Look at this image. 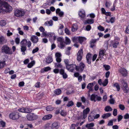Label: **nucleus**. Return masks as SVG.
Here are the masks:
<instances>
[{
	"instance_id": "obj_1",
	"label": "nucleus",
	"mask_w": 129,
	"mask_h": 129,
	"mask_svg": "<svg viewBox=\"0 0 129 129\" xmlns=\"http://www.w3.org/2000/svg\"><path fill=\"white\" fill-rule=\"evenodd\" d=\"M12 10V7L8 5L7 2L0 0V12L4 11L9 12Z\"/></svg>"
},
{
	"instance_id": "obj_2",
	"label": "nucleus",
	"mask_w": 129,
	"mask_h": 129,
	"mask_svg": "<svg viewBox=\"0 0 129 129\" xmlns=\"http://www.w3.org/2000/svg\"><path fill=\"white\" fill-rule=\"evenodd\" d=\"M121 88L123 91L125 92H128L129 88L128 87L127 83L125 80L121 79Z\"/></svg>"
},
{
	"instance_id": "obj_3",
	"label": "nucleus",
	"mask_w": 129,
	"mask_h": 129,
	"mask_svg": "<svg viewBox=\"0 0 129 129\" xmlns=\"http://www.w3.org/2000/svg\"><path fill=\"white\" fill-rule=\"evenodd\" d=\"M1 51L2 52H4L6 54H12V52L11 49L10 47L6 45H5L3 46L2 48Z\"/></svg>"
},
{
	"instance_id": "obj_4",
	"label": "nucleus",
	"mask_w": 129,
	"mask_h": 129,
	"mask_svg": "<svg viewBox=\"0 0 129 129\" xmlns=\"http://www.w3.org/2000/svg\"><path fill=\"white\" fill-rule=\"evenodd\" d=\"M26 117L28 120H34L37 119L38 117V116L35 113H31L27 115Z\"/></svg>"
},
{
	"instance_id": "obj_5",
	"label": "nucleus",
	"mask_w": 129,
	"mask_h": 129,
	"mask_svg": "<svg viewBox=\"0 0 129 129\" xmlns=\"http://www.w3.org/2000/svg\"><path fill=\"white\" fill-rule=\"evenodd\" d=\"M90 99L91 101H93L95 102L97 101H101L102 98L101 97L98 96V95H96L94 94H92L91 95Z\"/></svg>"
},
{
	"instance_id": "obj_6",
	"label": "nucleus",
	"mask_w": 129,
	"mask_h": 129,
	"mask_svg": "<svg viewBox=\"0 0 129 129\" xmlns=\"http://www.w3.org/2000/svg\"><path fill=\"white\" fill-rule=\"evenodd\" d=\"M25 14L24 11L22 10H18L17 9L14 12V15L15 16L18 17H20L24 15Z\"/></svg>"
},
{
	"instance_id": "obj_7",
	"label": "nucleus",
	"mask_w": 129,
	"mask_h": 129,
	"mask_svg": "<svg viewBox=\"0 0 129 129\" xmlns=\"http://www.w3.org/2000/svg\"><path fill=\"white\" fill-rule=\"evenodd\" d=\"M19 116L18 112H13L10 114L9 115L10 118L13 120L18 119L19 117Z\"/></svg>"
},
{
	"instance_id": "obj_8",
	"label": "nucleus",
	"mask_w": 129,
	"mask_h": 129,
	"mask_svg": "<svg viewBox=\"0 0 129 129\" xmlns=\"http://www.w3.org/2000/svg\"><path fill=\"white\" fill-rule=\"evenodd\" d=\"M83 54V50L82 49H80L78 51L77 54V59L78 61H80L82 59Z\"/></svg>"
},
{
	"instance_id": "obj_9",
	"label": "nucleus",
	"mask_w": 129,
	"mask_h": 129,
	"mask_svg": "<svg viewBox=\"0 0 129 129\" xmlns=\"http://www.w3.org/2000/svg\"><path fill=\"white\" fill-rule=\"evenodd\" d=\"M18 111L20 112H25V113H29L31 112L32 111V110L29 109V108H19L18 109Z\"/></svg>"
},
{
	"instance_id": "obj_10",
	"label": "nucleus",
	"mask_w": 129,
	"mask_h": 129,
	"mask_svg": "<svg viewBox=\"0 0 129 129\" xmlns=\"http://www.w3.org/2000/svg\"><path fill=\"white\" fill-rule=\"evenodd\" d=\"M59 126V123L57 121L53 122L50 126L52 129H58Z\"/></svg>"
},
{
	"instance_id": "obj_11",
	"label": "nucleus",
	"mask_w": 129,
	"mask_h": 129,
	"mask_svg": "<svg viewBox=\"0 0 129 129\" xmlns=\"http://www.w3.org/2000/svg\"><path fill=\"white\" fill-rule=\"evenodd\" d=\"M67 68H69V71L71 72H74L75 69L76 70L77 68V66L76 64H69V66H68L67 67Z\"/></svg>"
},
{
	"instance_id": "obj_12",
	"label": "nucleus",
	"mask_w": 129,
	"mask_h": 129,
	"mask_svg": "<svg viewBox=\"0 0 129 129\" xmlns=\"http://www.w3.org/2000/svg\"><path fill=\"white\" fill-rule=\"evenodd\" d=\"M85 67V64L83 63H80L79 67L77 66L76 70L79 71H82L83 70Z\"/></svg>"
},
{
	"instance_id": "obj_13",
	"label": "nucleus",
	"mask_w": 129,
	"mask_h": 129,
	"mask_svg": "<svg viewBox=\"0 0 129 129\" xmlns=\"http://www.w3.org/2000/svg\"><path fill=\"white\" fill-rule=\"evenodd\" d=\"M120 72L122 74L123 76H127L128 72L127 71L125 68H123L120 69L119 70Z\"/></svg>"
},
{
	"instance_id": "obj_14",
	"label": "nucleus",
	"mask_w": 129,
	"mask_h": 129,
	"mask_svg": "<svg viewBox=\"0 0 129 129\" xmlns=\"http://www.w3.org/2000/svg\"><path fill=\"white\" fill-rule=\"evenodd\" d=\"M119 42L118 41H111V46H112L114 48H117V46L119 45Z\"/></svg>"
},
{
	"instance_id": "obj_15",
	"label": "nucleus",
	"mask_w": 129,
	"mask_h": 129,
	"mask_svg": "<svg viewBox=\"0 0 129 129\" xmlns=\"http://www.w3.org/2000/svg\"><path fill=\"white\" fill-rule=\"evenodd\" d=\"M105 50H101L99 52V56L100 58H101L100 59H102L103 58V57L105 52Z\"/></svg>"
},
{
	"instance_id": "obj_16",
	"label": "nucleus",
	"mask_w": 129,
	"mask_h": 129,
	"mask_svg": "<svg viewBox=\"0 0 129 129\" xmlns=\"http://www.w3.org/2000/svg\"><path fill=\"white\" fill-rule=\"evenodd\" d=\"M31 40L33 43H37L38 41V38L37 36L33 35L31 36Z\"/></svg>"
},
{
	"instance_id": "obj_17",
	"label": "nucleus",
	"mask_w": 129,
	"mask_h": 129,
	"mask_svg": "<svg viewBox=\"0 0 129 129\" xmlns=\"http://www.w3.org/2000/svg\"><path fill=\"white\" fill-rule=\"evenodd\" d=\"M79 16L82 18H84L85 16V12L84 10H81L79 12Z\"/></svg>"
},
{
	"instance_id": "obj_18",
	"label": "nucleus",
	"mask_w": 129,
	"mask_h": 129,
	"mask_svg": "<svg viewBox=\"0 0 129 129\" xmlns=\"http://www.w3.org/2000/svg\"><path fill=\"white\" fill-rule=\"evenodd\" d=\"M94 84L93 83H89L87 86V88L89 89V91H92L93 90L92 87L93 86Z\"/></svg>"
},
{
	"instance_id": "obj_19",
	"label": "nucleus",
	"mask_w": 129,
	"mask_h": 129,
	"mask_svg": "<svg viewBox=\"0 0 129 129\" xmlns=\"http://www.w3.org/2000/svg\"><path fill=\"white\" fill-rule=\"evenodd\" d=\"M56 14H58L60 16H62L64 14V12L62 11H61L60 9H59V8L56 9Z\"/></svg>"
},
{
	"instance_id": "obj_20",
	"label": "nucleus",
	"mask_w": 129,
	"mask_h": 129,
	"mask_svg": "<svg viewBox=\"0 0 129 129\" xmlns=\"http://www.w3.org/2000/svg\"><path fill=\"white\" fill-rule=\"evenodd\" d=\"M60 74H61L62 75V77L63 78H67V77L68 76L66 73L64 72V71L63 69H61L60 70Z\"/></svg>"
},
{
	"instance_id": "obj_21",
	"label": "nucleus",
	"mask_w": 129,
	"mask_h": 129,
	"mask_svg": "<svg viewBox=\"0 0 129 129\" xmlns=\"http://www.w3.org/2000/svg\"><path fill=\"white\" fill-rule=\"evenodd\" d=\"M53 21L51 20L49 21H47L44 23V25L48 26H52L53 25Z\"/></svg>"
},
{
	"instance_id": "obj_22",
	"label": "nucleus",
	"mask_w": 129,
	"mask_h": 129,
	"mask_svg": "<svg viewBox=\"0 0 129 129\" xmlns=\"http://www.w3.org/2000/svg\"><path fill=\"white\" fill-rule=\"evenodd\" d=\"M52 116L51 114H48L44 116L42 118V119L44 120H48L51 118Z\"/></svg>"
},
{
	"instance_id": "obj_23",
	"label": "nucleus",
	"mask_w": 129,
	"mask_h": 129,
	"mask_svg": "<svg viewBox=\"0 0 129 129\" xmlns=\"http://www.w3.org/2000/svg\"><path fill=\"white\" fill-rule=\"evenodd\" d=\"M21 51L22 52V54L23 55H25V51L26 49V47H25L23 45H21Z\"/></svg>"
},
{
	"instance_id": "obj_24",
	"label": "nucleus",
	"mask_w": 129,
	"mask_h": 129,
	"mask_svg": "<svg viewBox=\"0 0 129 129\" xmlns=\"http://www.w3.org/2000/svg\"><path fill=\"white\" fill-rule=\"evenodd\" d=\"M111 115V113H105L103 114L102 116V117L103 118H107L108 117H109Z\"/></svg>"
},
{
	"instance_id": "obj_25",
	"label": "nucleus",
	"mask_w": 129,
	"mask_h": 129,
	"mask_svg": "<svg viewBox=\"0 0 129 129\" xmlns=\"http://www.w3.org/2000/svg\"><path fill=\"white\" fill-rule=\"evenodd\" d=\"M27 43V40L23 39L21 42L20 44L21 45H23L25 47H26Z\"/></svg>"
},
{
	"instance_id": "obj_26",
	"label": "nucleus",
	"mask_w": 129,
	"mask_h": 129,
	"mask_svg": "<svg viewBox=\"0 0 129 129\" xmlns=\"http://www.w3.org/2000/svg\"><path fill=\"white\" fill-rule=\"evenodd\" d=\"M53 61V58L51 56L48 57L46 59V62L47 63H50Z\"/></svg>"
},
{
	"instance_id": "obj_27",
	"label": "nucleus",
	"mask_w": 129,
	"mask_h": 129,
	"mask_svg": "<svg viewBox=\"0 0 129 129\" xmlns=\"http://www.w3.org/2000/svg\"><path fill=\"white\" fill-rule=\"evenodd\" d=\"M65 46V44L64 43V40L63 39V38H62V40L61 41V43L60 44V49H63Z\"/></svg>"
},
{
	"instance_id": "obj_28",
	"label": "nucleus",
	"mask_w": 129,
	"mask_h": 129,
	"mask_svg": "<svg viewBox=\"0 0 129 129\" xmlns=\"http://www.w3.org/2000/svg\"><path fill=\"white\" fill-rule=\"evenodd\" d=\"M64 62L66 64V68H67L68 70H69V68H67L68 66V65H70L69 60H68V59H66L64 60Z\"/></svg>"
},
{
	"instance_id": "obj_29",
	"label": "nucleus",
	"mask_w": 129,
	"mask_h": 129,
	"mask_svg": "<svg viewBox=\"0 0 129 129\" xmlns=\"http://www.w3.org/2000/svg\"><path fill=\"white\" fill-rule=\"evenodd\" d=\"M86 38L83 37H79L78 38L79 41L80 43H82L83 41L85 40H86Z\"/></svg>"
},
{
	"instance_id": "obj_30",
	"label": "nucleus",
	"mask_w": 129,
	"mask_h": 129,
	"mask_svg": "<svg viewBox=\"0 0 129 129\" xmlns=\"http://www.w3.org/2000/svg\"><path fill=\"white\" fill-rule=\"evenodd\" d=\"M94 22V20L93 19H88L85 21V24H92Z\"/></svg>"
},
{
	"instance_id": "obj_31",
	"label": "nucleus",
	"mask_w": 129,
	"mask_h": 129,
	"mask_svg": "<svg viewBox=\"0 0 129 129\" xmlns=\"http://www.w3.org/2000/svg\"><path fill=\"white\" fill-rule=\"evenodd\" d=\"M51 69V68H50V67H46L44 68H43V69H42L41 70V72L42 73H43V72H47V71L50 70Z\"/></svg>"
},
{
	"instance_id": "obj_32",
	"label": "nucleus",
	"mask_w": 129,
	"mask_h": 129,
	"mask_svg": "<svg viewBox=\"0 0 129 129\" xmlns=\"http://www.w3.org/2000/svg\"><path fill=\"white\" fill-rule=\"evenodd\" d=\"M78 28V26L76 24H74L72 28V31H75L77 30Z\"/></svg>"
},
{
	"instance_id": "obj_33",
	"label": "nucleus",
	"mask_w": 129,
	"mask_h": 129,
	"mask_svg": "<svg viewBox=\"0 0 129 129\" xmlns=\"http://www.w3.org/2000/svg\"><path fill=\"white\" fill-rule=\"evenodd\" d=\"M105 111L108 112V111H111L112 110V109L111 107L109 106H107L105 107Z\"/></svg>"
},
{
	"instance_id": "obj_34",
	"label": "nucleus",
	"mask_w": 129,
	"mask_h": 129,
	"mask_svg": "<svg viewBox=\"0 0 129 129\" xmlns=\"http://www.w3.org/2000/svg\"><path fill=\"white\" fill-rule=\"evenodd\" d=\"M71 42V41L70 39L67 37H65V43L66 44H69Z\"/></svg>"
},
{
	"instance_id": "obj_35",
	"label": "nucleus",
	"mask_w": 129,
	"mask_h": 129,
	"mask_svg": "<svg viewBox=\"0 0 129 129\" xmlns=\"http://www.w3.org/2000/svg\"><path fill=\"white\" fill-rule=\"evenodd\" d=\"M94 125V123H93V122H91V123H90L87 124L85 126L86 127H89V128H90L91 127H92V126H93Z\"/></svg>"
},
{
	"instance_id": "obj_36",
	"label": "nucleus",
	"mask_w": 129,
	"mask_h": 129,
	"mask_svg": "<svg viewBox=\"0 0 129 129\" xmlns=\"http://www.w3.org/2000/svg\"><path fill=\"white\" fill-rule=\"evenodd\" d=\"M61 90L60 89H55L54 91V92L56 94H59L61 93Z\"/></svg>"
},
{
	"instance_id": "obj_37",
	"label": "nucleus",
	"mask_w": 129,
	"mask_h": 129,
	"mask_svg": "<svg viewBox=\"0 0 129 129\" xmlns=\"http://www.w3.org/2000/svg\"><path fill=\"white\" fill-rule=\"evenodd\" d=\"M35 61H32L30 63H29L27 65V67L28 68H31L34 64H35Z\"/></svg>"
},
{
	"instance_id": "obj_38",
	"label": "nucleus",
	"mask_w": 129,
	"mask_h": 129,
	"mask_svg": "<svg viewBox=\"0 0 129 129\" xmlns=\"http://www.w3.org/2000/svg\"><path fill=\"white\" fill-rule=\"evenodd\" d=\"M61 25L60 26H59L58 29V32L59 34H61L62 32V29L64 27L63 25H61Z\"/></svg>"
},
{
	"instance_id": "obj_39",
	"label": "nucleus",
	"mask_w": 129,
	"mask_h": 129,
	"mask_svg": "<svg viewBox=\"0 0 129 129\" xmlns=\"http://www.w3.org/2000/svg\"><path fill=\"white\" fill-rule=\"evenodd\" d=\"M62 66V65L60 63L57 62L55 63V67H57V68H59H59H61Z\"/></svg>"
},
{
	"instance_id": "obj_40",
	"label": "nucleus",
	"mask_w": 129,
	"mask_h": 129,
	"mask_svg": "<svg viewBox=\"0 0 129 129\" xmlns=\"http://www.w3.org/2000/svg\"><path fill=\"white\" fill-rule=\"evenodd\" d=\"M74 105V103L73 101H69L68 102L67 104V107H71V106H72Z\"/></svg>"
},
{
	"instance_id": "obj_41",
	"label": "nucleus",
	"mask_w": 129,
	"mask_h": 129,
	"mask_svg": "<svg viewBox=\"0 0 129 129\" xmlns=\"http://www.w3.org/2000/svg\"><path fill=\"white\" fill-rule=\"evenodd\" d=\"M114 86L116 88L117 91H119L120 90V86L118 83H115L114 84Z\"/></svg>"
},
{
	"instance_id": "obj_42",
	"label": "nucleus",
	"mask_w": 129,
	"mask_h": 129,
	"mask_svg": "<svg viewBox=\"0 0 129 129\" xmlns=\"http://www.w3.org/2000/svg\"><path fill=\"white\" fill-rule=\"evenodd\" d=\"M88 119L89 121H92L94 119V117L93 116L89 115L88 116Z\"/></svg>"
},
{
	"instance_id": "obj_43",
	"label": "nucleus",
	"mask_w": 129,
	"mask_h": 129,
	"mask_svg": "<svg viewBox=\"0 0 129 129\" xmlns=\"http://www.w3.org/2000/svg\"><path fill=\"white\" fill-rule=\"evenodd\" d=\"M60 114L62 116H65L67 115V113L64 110H62L60 112Z\"/></svg>"
},
{
	"instance_id": "obj_44",
	"label": "nucleus",
	"mask_w": 129,
	"mask_h": 129,
	"mask_svg": "<svg viewBox=\"0 0 129 129\" xmlns=\"http://www.w3.org/2000/svg\"><path fill=\"white\" fill-rule=\"evenodd\" d=\"M6 22L5 20H1L0 21V25H6Z\"/></svg>"
},
{
	"instance_id": "obj_45",
	"label": "nucleus",
	"mask_w": 129,
	"mask_h": 129,
	"mask_svg": "<svg viewBox=\"0 0 129 129\" xmlns=\"http://www.w3.org/2000/svg\"><path fill=\"white\" fill-rule=\"evenodd\" d=\"M6 63L5 61H3L2 62H0V68H3L4 66Z\"/></svg>"
},
{
	"instance_id": "obj_46",
	"label": "nucleus",
	"mask_w": 129,
	"mask_h": 129,
	"mask_svg": "<svg viewBox=\"0 0 129 129\" xmlns=\"http://www.w3.org/2000/svg\"><path fill=\"white\" fill-rule=\"evenodd\" d=\"M54 108L53 107H52L51 106L47 107L46 108V109L47 111H52L54 109Z\"/></svg>"
},
{
	"instance_id": "obj_47",
	"label": "nucleus",
	"mask_w": 129,
	"mask_h": 129,
	"mask_svg": "<svg viewBox=\"0 0 129 129\" xmlns=\"http://www.w3.org/2000/svg\"><path fill=\"white\" fill-rule=\"evenodd\" d=\"M108 83V79H106L104 81L103 83V86H106Z\"/></svg>"
},
{
	"instance_id": "obj_48",
	"label": "nucleus",
	"mask_w": 129,
	"mask_h": 129,
	"mask_svg": "<svg viewBox=\"0 0 129 129\" xmlns=\"http://www.w3.org/2000/svg\"><path fill=\"white\" fill-rule=\"evenodd\" d=\"M0 123L2 127H5V126L6 123L5 122L3 121V120H1L0 121Z\"/></svg>"
},
{
	"instance_id": "obj_49",
	"label": "nucleus",
	"mask_w": 129,
	"mask_h": 129,
	"mask_svg": "<svg viewBox=\"0 0 129 129\" xmlns=\"http://www.w3.org/2000/svg\"><path fill=\"white\" fill-rule=\"evenodd\" d=\"M64 31L65 33L68 35H70L71 34L70 30L67 28H66L65 29Z\"/></svg>"
},
{
	"instance_id": "obj_50",
	"label": "nucleus",
	"mask_w": 129,
	"mask_h": 129,
	"mask_svg": "<svg viewBox=\"0 0 129 129\" xmlns=\"http://www.w3.org/2000/svg\"><path fill=\"white\" fill-rule=\"evenodd\" d=\"M103 66L105 68L106 70H107H107H109L110 68V66H108V65H105V64H104V65H103Z\"/></svg>"
},
{
	"instance_id": "obj_51",
	"label": "nucleus",
	"mask_w": 129,
	"mask_h": 129,
	"mask_svg": "<svg viewBox=\"0 0 129 129\" xmlns=\"http://www.w3.org/2000/svg\"><path fill=\"white\" fill-rule=\"evenodd\" d=\"M17 30L19 31V34L20 35H23L24 33L23 31L21 30V28H18L17 29Z\"/></svg>"
},
{
	"instance_id": "obj_52",
	"label": "nucleus",
	"mask_w": 129,
	"mask_h": 129,
	"mask_svg": "<svg viewBox=\"0 0 129 129\" xmlns=\"http://www.w3.org/2000/svg\"><path fill=\"white\" fill-rule=\"evenodd\" d=\"M39 49V48H38V47H36V48L33 49V50L32 53H35V52H37V51H38Z\"/></svg>"
},
{
	"instance_id": "obj_53",
	"label": "nucleus",
	"mask_w": 129,
	"mask_h": 129,
	"mask_svg": "<svg viewBox=\"0 0 129 129\" xmlns=\"http://www.w3.org/2000/svg\"><path fill=\"white\" fill-rule=\"evenodd\" d=\"M78 123H77L76 125L75 124H72L70 127L71 129H75V126H77L78 125Z\"/></svg>"
},
{
	"instance_id": "obj_54",
	"label": "nucleus",
	"mask_w": 129,
	"mask_h": 129,
	"mask_svg": "<svg viewBox=\"0 0 129 129\" xmlns=\"http://www.w3.org/2000/svg\"><path fill=\"white\" fill-rule=\"evenodd\" d=\"M92 56L91 54L88 53L86 56V59H89L91 60Z\"/></svg>"
},
{
	"instance_id": "obj_55",
	"label": "nucleus",
	"mask_w": 129,
	"mask_h": 129,
	"mask_svg": "<svg viewBox=\"0 0 129 129\" xmlns=\"http://www.w3.org/2000/svg\"><path fill=\"white\" fill-rule=\"evenodd\" d=\"M90 111V110L89 108H87L86 109H85V114L86 115H87V114L89 113Z\"/></svg>"
},
{
	"instance_id": "obj_56",
	"label": "nucleus",
	"mask_w": 129,
	"mask_h": 129,
	"mask_svg": "<svg viewBox=\"0 0 129 129\" xmlns=\"http://www.w3.org/2000/svg\"><path fill=\"white\" fill-rule=\"evenodd\" d=\"M113 115L114 116H117V110L116 109H114L113 112Z\"/></svg>"
},
{
	"instance_id": "obj_57",
	"label": "nucleus",
	"mask_w": 129,
	"mask_h": 129,
	"mask_svg": "<svg viewBox=\"0 0 129 129\" xmlns=\"http://www.w3.org/2000/svg\"><path fill=\"white\" fill-rule=\"evenodd\" d=\"M20 41V39L18 37H17L15 39V42L16 44H19Z\"/></svg>"
},
{
	"instance_id": "obj_58",
	"label": "nucleus",
	"mask_w": 129,
	"mask_h": 129,
	"mask_svg": "<svg viewBox=\"0 0 129 129\" xmlns=\"http://www.w3.org/2000/svg\"><path fill=\"white\" fill-rule=\"evenodd\" d=\"M98 29H99V30H100L101 31H104L105 29L103 27H102V26H100V25L98 27Z\"/></svg>"
},
{
	"instance_id": "obj_59",
	"label": "nucleus",
	"mask_w": 129,
	"mask_h": 129,
	"mask_svg": "<svg viewBox=\"0 0 129 129\" xmlns=\"http://www.w3.org/2000/svg\"><path fill=\"white\" fill-rule=\"evenodd\" d=\"M119 107L120 109L122 110H124L125 108L124 105H122V104H120L119 105Z\"/></svg>"
},
{
	"instance_id": "obj_60",
	"label": "nucleus",
	"mask_w": 129,
	"mask_h": 129,
	"mask_svg": "<svg viewBox=\"0 0 129 129\" xmlns=\"http://www.w3.org/2000/svg\"><path fill=\"white\" fill-rule=\"evenodd\" d=\"M108 125H113V120H109L107 124Z\"/></svg>"
},
{
	"instance_id": "obj_61",
	"label": "nucleus",
	"mask_w": 129,
	"mask_h": 129,
	"mask_svg": "<svg viewBox=\"0 0 129 129\" xmlns=\"http://www.w3.org/2000/svg\"><path fill=\"white\" fill-rule=\"evenodd\" d=\"M4 40V38L3 36H0V44H2Z\"/></svg>"
},
{
	"instance_id": "obj_62",
	"label": "nucleus",
	"mask_w": 129,
	"mask_h": 129,
	"mask_svg": "<svg viewBox=\"0 0 129 129\" xmlns=\"http://www.w3.org/2000/svg\"><path fill=\"white\" fill-rule=\"evenodd\" d=\"M111 5V3L110 2H106V3H105V6L106 7H109V6H110Z\"/></svg>"
},
{
	"instance_id": "obj_63",
	"label": "nucleus",
	"mask_w": 129,
	"mask_h": 129,
	"mask_svg": "<svg viewBox=\"0 0 129 129\" xmlns=\"http://www.w3.org/2000/svg\"><path fill=\"white\" fill-rule=\"evenodd\" d=\"M91 26L90 25H87L86 27V30H87L89 31L90 30V29H91Z\"/></svg>"
},
{
	"instance_id": "obj_64",
	"label": "nucleus",
	"mask_w": 129,
	"mask_h": 129,
	"mask_svg": "<svg viewBox=\"0 0 129 129\" xmlns=\"http://www.w3.org/2000/svg\"><path fill=\"white\" fill-rule=\"evenodd\" d=\"M7 35L8 36H10L11 35H13V33L10 32V30H7Z\"/></svg>"
}]
</instances>
